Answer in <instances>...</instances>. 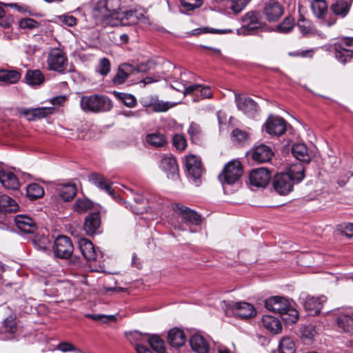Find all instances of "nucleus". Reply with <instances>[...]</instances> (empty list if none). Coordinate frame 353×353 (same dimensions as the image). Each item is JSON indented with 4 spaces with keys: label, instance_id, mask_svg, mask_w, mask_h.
I'll list each match as a JSON object with an SVG mask.
<instances>
[{
    "label": "nucleus",
    "instance_id": "aec40b11",
    "mask_svg": "<svg viewBox=\"0 0 353 353\" xmlns=\"http://www.w3.org/2000/svg\"><path fill=\"white\" fill-rule=\"evenodd\" d=\"M283 13V9L277 1L270 0L265 4L263 14L269 21H277Z\"/></svg>",
    "mask_w": 353,
    "mask_h": 353
},
{
    "label": "nucleus",
    "instance_id": "ea45409f",
    "mask_svg": "<svg viewBox=\"0 0 353 353\" xmlns=\"http://www.w3.org/2000/svg\"><path fill=\"white\" fill-rule=\"evenodd\" d=\"M21 78V74L17 70H0V81L6 83H15Z\"/></svg>",
    "mask_w": 353,
    "mask_h": 353
},
{
    "label": "nucleus",
    "instance_id": "a18cd8bd",
    "mask_svg": "<svg viewBox=\"0 0 353 353\" xmlns=\"http://www.w3.org/2000/svg\"><path fill=\"white\" fill-rule=\"evenodd\" d=\"M295 344L294 341L288 336L283 337L279 344V353H295Z\"/></svg>",
    "mask_w": 353,
    "mask_h": 353
},
{
    "label": "nucleus",
    "instance_id": "f257e3e1",
    "mask_svg": "<svg viewBox=\"0 0 353 353\" xmlns=\"http://www.w3.org/2000/svg\"><path fill=\"white\" fill-rule=\"evenodd\" d=\"M265 306L268 310L279 314L288 323H294L299 319L298 311L285 297H270L265 300Z\"/></svg>",
    "mask_w": 353,
    "mask_h": 353
},
{
    "label": "nucleus",
    "instance_id": "0eeeda50",
    "mask_svg": "<svg viewBox=\"0 0 353 353\" xmlns=\"http://www.w3.org/2000/svg\"><path fill=\"white\" fill-rule=\"evenodd\" d=\"M140 103L145 108H152L155 112H161L175 107L179 103L161 101L157 95L148 94L140 99Z\"/></svg>",
    "mask_w": 353,
    "mask_h": 353
},
{
    "label": "nucleus",
    "instance_id": "6e6d98bb",
    "mask_svg": "<svg viewBox=\"0 0 353 353\" xmlns=\"http://www.w3.org/2000/svg\"><path fill=\"white\" fill-rule=\"evenodd\" d=\"M188 133L190 135L192 142H195L199 139L201 130L198 124L192 123L188 130Z\"/></svg>",
    "mask_w": 353,
    "mask_h": 353
},
{
    "label": "nucleus",
    "instance_id": "423d86ee",
    "mask_svg": "<svg viewBox=\"0 0 353 353\" xmlns=\"http://www.w3.org/2000/svg\"><path fill=\"white\" fill-rule=\"evenodd\" d=\"M225 305L227 315H234L241 319H250L256 314L254 306L247 302L230 301L225 303Z\"/></svg>",
    "mask_w": 353,
    "mask_h": 353
},
{
    "label": "nucleus",
    "instance_id": "a211bd4d",
    "mask_svg": "<svg viewBox=\"0 0 353 353\" xmlns=\"http://www.w3.org/2000/svg\"><path fill=\"white\" fill-rule=\"evenodd\" d=\"M185 167L188 174L194 180L199 179L203 170L201 160L195 155H188L185 159Z\"/></svg>",
    "mask_w": 353,
    "mask_h": 353
},
{
    "label": "nucleus",
    "instance_id": "13d9d810",
    "mask_svg": "<svg viewBox=\"0 0 353 353\" xmlns=\"http://www.w3.org/2000/svg\"><path fill=\"white\" fill-rule=\"evenodd\" d=\"M216 33V34H227L232 32V30L230 29H223V30H219V29H211L210 30L208 28H197L192 31V34H200L202 33Z\"/></svg>",
    "mask_w": 353,
    "mask_h": 353
},
{
    "label": "nucleus",
    "instance_id": "c85d7f7f",
    "mask_svg": "<svg viewBox=\"0 0 353 353\" xmlns=\"http://www.w3.org/2000/svg\"><path fill=\"white\" fill-rule=\"evenodd\" d=\"M185 340L183 331L179 328H173L168 333V343L174 347H181L185 344Z\"/></svg>",
    "mask_w": 353,
    "mask_h": 353
},
{
    "label": "nucleus",
    "instance_id": "052dcab7",
    "mask_svg": "<svg viewBox=\"0 0 353 353\" xmlns=\"http://www.w3.org/2000/svg\"><path fill=\"white\" fill-rule=\"evenodd\" d=\"M32 242L37 250H44L47 248L48 240L45 236H34Z\"/></svg>",
    "mask_w": 353,
    "mask_h": 353
},
{
    "label": "nucleus",
    "instance_id": "37998d69",
    "mask_svg": "<svg viewBox=\"0 0 353 353\" xmlns=\"http://www.w3.org/2000/svg\"><path fill=\"white\" fill-rule=\"evenodd\" d=\"M59 192L63 201H68L76 195L77 188L74 184H65L59 187Z\"/></svg>",
    "mask_w": 353,
    "mask_h": 353
},
{
    "label": "nucleus",
    "instance_id": "e433bc0d",
    "mask_svg": "<svg viewBox=\"0 0 353 353\" xmlns=\"http://www.w3.org/2000/svg\"><path fill=\"white\" fill-rule=\"evenodd\" d=\"M145 141L155 148L163 147L167 144L165 137L159 132L148 134L145 137Z\"/></svg>",
    "mask_w": 353,
    "mask_h": 353
},
{
    "label": "nucleus",
    "instance_id": "9b49d317",
    "mask_svg": "<svg viewBox=\"0 0 353 353\" xmlns=\"http://www.w3.org/2000/svg\"><path fill=\"white\" fill-rule=\"evenodd\" d=\"M296 183L286 173L276 174L272 181L274 190L281 195H287L293 189Z\"/></svg>",
    "mask_w": 353,
    "mask_h": 353
},
{
    "label": "nucleus",
    "instance_id": "72a5a7b5",
    "mask_svg": "<svg viewBox=\"0 0 353 353\" xmlns=\"http://www.w3.org/2000/svg\"><path fill=\"white\" fill-rule=\"evenodd\" d=\"M259 13L256 12H249L245 14L242 21L243 26L249 30H255L260 26Z\"/></svg>",
    "mask_w": 353,
    "mask_h": 353
},
{
    "label": "nucleus",
    "instance_id": "4be33fe9",
    "mask_svg": "<svg viewBox=\"0 0 353 353\" xmlns=\"http://www.w3.org/2000/svg\"><path fill=\"white\" fill-rule=\"evenodd\" d=\"M190 345L196 353H208L210 350V343L207 339L199 334H194L190 339Z\"/></svg>",
    "mask_w": 353,
    "mask_h": 353
},
{
    "label": "nucleus",
    "instance_id": "473e14b6",
    "mask_svg": "<svg viewBox=\"0 0 353 353\" xmlns=\"http://www.w3.org/2000/svg\"><path fill=\"white\" fill-rule=\"evenodd\" d=\"M337 325L345 332H353V314H341L336 319Z\"/></svg>",
    "mask_w": 353,
    "mask_h": 353
},
{
    "label": "nucleus",
    "instance_id": "49530a36",
    "mask_svg": "<svg viewBox=\"0 0 353 353\" xmlns=\"http://www.w3.org/2000/svg\"><path fill=\"white\" fill-rule=\"evenodd\" d=\"M27 196L31 199L41 197L44 194L43 188L37 183H32L26 188Z\"/></svg>",
    "mask_w": 353,
    "mask_h": 353
},
{
    "label": "nucleus",
    "instance_id": "3c124183",
    "mask_svg": "<svg viewBox=\"0 0 353 353\" xmlns=\"http://www.w3.org/2000/svg\"><path fill=\"white\" fill-rule=\"evenodd\" d=\"M297 26L303 35L312 34L313 32V27L312 23L309 20L301 19L299 20Z\"/></svg>",
    "mask_w": 353,
    "mask_h": 353
},
{
    "label": "nucleus",
    "instance_id": "ddd939ff",
    "mask_svg": "<svg viewBox=\"0 0 353 353\" xmlns=\"http://www.w3.org/2000/svg\"><path fill=\"white\" fill-rule=\"evenodd\" d=\"M160 168L166 173L168 179L176 180L179 178L178 164L176 159L172 154L162 156Z\"/></svg>",
    "mask_w": 353,
    "mask_h": 353
},
{
    "label": "nucleus",
    "instance_id": "de8ad7c7",
    "mask_svg": "<svg viewBox=\"0 0 353 353\" xmlns=\"http://www.w3.org/2000/svg\"><path fill=\"white\" fill-rule=\"evenodd\" d=\"M3 328L4 332L8 333H14L17 331V325L16 321V315L12 314L6 318L3 322Z\"/></svg>",
    "mask_w": 353,
    "mask_h": 353
},
{
    "label": "nucleus",
    "instance_id": "5701e85b",
    "mask_svg": "<svg viewBox=\"0 0 353 353\" xmlns=\"http://www.w3.org/2000/svg\"><path fill=\"white\" fill-rule=\"evenodd\" d=\"M101 218L99 213H92L86 216L84 230L88 235L100 232Z\"/></svg>",
    "mask_w": 353,
    "mask_h": 353
},
{
    "label": "nucleus",
    "instance_id": "4d7b16f0",
    "mask_svg": "<svg viewBox=\"0 0 353 353\" xmlns=\"http://www.w3.org/2000/svg\"><path fill=\"white\" fill-rule=\"evenodd\" d=\"M110 70V63L107 58H103L100 60L97 66V71L103 76L107 75Z\"/></svg>",
    "mask_w": 353,
    "mask_h": 353
},
{
    "label": "nucleus",
    "instance_id": "338daca9",
    "mask_svg": "<svg viewBox=\"0 0 353 353\" xmlns=\"http://www.w3.org/2000/svg\"><path fill=\"white\" fill-rule=\"evenodd\" d=\"M60 22L65 24L68 26L72 27L77 24V19L70 14H63L58 17Z\"/></svg>",
    "mask_w": 353,
    "mask_h": 353
},
{
    "label": "nucleus",
    "instance_id": "c03bdc74",
    "mask_svg": "<svg viewBox=\"0 0 353 353\" xmlns=\"http://www.w3.org/2000/svg\"><path fill=\"white\" fill-rule=\"evenodd\" d=\"M148 342L151 347L158 353H165V347L163 341L159 336L156 334H150L148 338Z\"/></svg>",
    "mask_w": 353,
    "mask_h": 353
},
{
    "label": "nucleus",
    "instance_id": "5fc2aeb1",
    "mask_svg": "<svg viewBox=\"0 0 353 353\" xmlns=\"http://www.w3.org/2000/svg\"><path fill=\"white\" fill-rule=\"evenodd\" d=\"M202 0H181V7L185 11H191L201 6Z\"/></svg>",
    "mask_w": 353,
    "mask_h": 353
},
{
    "label": "nucleus",
    "instance_id": "864d4df0",
    "mask_svg": "<svg viewBox=\"0 0 353 353\" xmlns=\"http://www.w3.org/2000/svg\"><path fill=\"white\" fill-rule=\"evenodd\" d=\"M294 26V20L292 17H286L283 21L277 26L279 32H289Z\"/></svg>",
    "mask_w": 353,
    "mask_h": 353
},
{
    "label": "nucleus",
    "instance_id": "774afa93",
    "mask_svg": "<svg viewBox=\"0 0 353 353\" xmlns=\"http://www.w3.org/2000/svg\"><path fill=\"white\" fill-rule=\"evenodd\" d=\"M212 97V92L211 88L209 86H202L200 85L199 90V97L198 99H210Z\"/></svg>",
    "mask_w": 353,
    "mask_h": 353
},
{
    "label": "nucleus",
    "instance_id": "603ef678",
    "mask_svg": "<svg viewBox=\"0 0 353 353\" xmlns=\"http://www.w3.org/2000/svg\"><path fill=\"white\" fill-rule=\"evenodd\" d=\"M316 327L312 325H308L301 329V337L304 339L312 341L316 335Z\"/></svg>",
    "mask_w": 353,
    "mask_h": 353
},
{
    "label": "nucleus",
    "instance_id": "f8f14e48",
    "mask_svg": "<svg viewBox=\"0 0 353 353\" xmlns=\"http://www.w3.org/2000/svg\"><path fill=\"white\" fill-rule=\"evenodd\" d=\"M263 127L270 135L279 137L286 131V122L281 117L270 116Z\"/></svg>",
    "mask_w": 353,
    "mask_h": 353
},
{
    "label": "nucleus",
    "instance_id": "cd10ccee",
    "mask_svg": "<svg viewBox=\"0 0 353 353\" xmlns=\"http://www.w3.org/2000/svg\"><path fill=\"white\" fill-rule=\"evenodd\" d=\"M88 180L100 190H105L110 195H113L114 191L110 183L103 175L95 172L92 173L89 175Z\"/></svg>",
    "mask_w": 353,
    "mask_h": 353
},
{
    "label": "nucleus",
    "instance_id": "c9c22d12",
    "mask_svg": "<svg viewBox=\"0 0 353 353\" xmlns=\"http://www.w3.org/2000/svg\"><path fill=\"white\" fill-rule=\"evenodd\" d=\"M351 3L344 0H336L332 3L330 8L333 13L342 17H345L349 12Z\"/></svg>",
    "mask_w": 353,
    "mask_h": 353
},
{
    "label": "nucleus",
    "instance_id": "f3484780",
    "mask_svg": "<svg viewBox=\"0 0 353 353\" xmlns=\"http://www.w3.org/2000/svg\"><path fill=\"white\" fill-rule=\"evenodd\" d=\"M51 107H39L37 108H21L19 113L24 116L28 121H35L48 117L53 113Z\"/></svg>",
    "mask_w": 353,
    "mask_h": 353
},
{
    "label": "nucleus",
    "instance_id": "7ed1b4c3",
    "mask_svg": "<svg viewBox=\"0 0 353 353\" xmlns=\"http://www.w3.org/2000/svg\"><path fill=\"white\" fill-rule=\"evenodd\" d=\"M121 0H101L97 2L93 10V16L98 21L119 16ZM116 20V19H114Z\"/></svg>",
    "mask_w": 353,
    "mask_h": 353
},
{
    "label": "nucleus",
    "instance_id": "412c9836",
    "mask_svg": "<svg viewBox=\"0 0 353 353\" xmlns=\"http://www.w3.org/2000/svg\"><path fill=\"white\" fill-rule=\"evenodd\" d=\"M14 221L19 230L24 233L32 234L37 229L35 222L28 216L19 214L14 217Z\"/></svg>",
    "mask_w": 353,
    "mask_h": 353
},
{
    "label": "nucleus",
    "instance_id": "09e8293b",
    "mask_svg": "<svg viewBox=\"0 0 353 353\" xmlns=\"http://www.w3.org/2000/svg\"><path fill=\"white\" fill-rule=\"evenodd\" d=\"M115 96L127 107L133 108L137 105V99L134 96L121 92H115Z\"/></svg>",
    "mask_w": 353,
    "mask_h": 353
},
{
    "label": "nucleus",
    "instance_id": "20e7f679",
    "mask_svg": "<svg viewBox=\"0 0 353 353\" xmlns=\"http://www.w3.org/2000/svg\"><path fill=\"white\" fill-rule=\"evenodd\" d=\"M243 175V167L240 161L232 160L228 162L219 175L222 185H234L237 183Z\"/></svg>",
    "mask_w": 353,
    "mask_h": 353
},
{
    "label": "nucleus",
    "instance_id": "bb28decb",
    "mask_svg": "<svg viewBox=\"0 0 353 353\" xmlns=\"http://www.w3.org/2000/svg\"><path fill=\"white\" fill-rule=\"evenodd\" d=\"M0 182L6 189L17 190L20 186L18 178L12 172L4 170H0Z\"/></svg>",
    "mask_w": 353,
    "mask_h": 353
},
{
    "label": "nucleus",
    "instance_id": "79ce46f5",
    "mask_svg": "<svg viewBox=\"0 0 353 353\" xmlns=\"http://www.w3.org/2000/svg\"><path fill=\"white\" fill-rule=\"evenodd\" d=\"M314 14L319 18H323L327 11V5L325 0H314L311 3Z\"/></svg>",
    "mask_w": 353,
    "mask_h": 353
},
{
    "label": "nucleus",
    "instance_id": "9d476101",
    "mask_svg": "<svg viewBox=\"0 0 353 353\" xmlns=\"http://www.w3.org/2000/svg\"><path fill=\"white\" fill-rule=\"evenodd\" d=\"M74 247L69 237L60 235L55 239L53 252L57 257L68 259L71 256Z\"/></svg>",
    "mask_w": 353,
    "mask_h": 353
},
{
    "label": "nucleus",
    "instance_id": "dca6fc26",
    "mask_svg": "<svg viewBox=\"0 0 353 353\" xmlns=\"http://www.w3.org/2000/svg\"><path fill=\"white\" fill-rule=\"evenodd\" d=\"M172 210L177 213L185 221L194 225H199L201 222V216L193 210L180 203H174L172 205Z\"/></svg>",
    "mask_w": 353,
    "mask_h": 353
},
{
    "label": "nucleus",
    "instance_id": "680f3d73",
    "mask_svg": "<svg viewBox=\"0 0 353 353\" xmlns=\"http://www.w3.org/2000/svg\"><path fill=\"white\" fill-rule=\"evenodd\" d=\"M173 144L179 150H183L187 146L186 139L183 135L175 134L173 137Z\"/></svg>",
    "mask_w": 353,
    "mask_h": 353
},
{
    "label": "nucleus",
    "instance_id": "39448f33",
    "mask_svg": "<svg viewBox=\"0 0 353 353\" xmlns=\"http://www.w3.org/2000/svg\"><path fill=\"white\" fill-rule=\"evenodd\" d=\"M48 69L60 74H64L68 68V57L63 50L59 48H52L47 57Z\"/></svg>",
    "mask_w": 353,
    "mask_h": 353
},
{
    "label": "nucleus",
    "instance_id": "c756f323",
    "mask_svg": "<svg viewBox=\"0 0 353 353\" xmlns=\"http://www.w3.org/2000/svg\"><path fill=\"white\" fill-rule=\"evenodd\" d=\"M292 152L299 162L308 163L311 161V155L308 152L307 146L303 143L294 144L292 148Z\"/></svg>",
    "mask_w": 353,
    "mask_h": 353
},
{
    "label": "nucleus",
    "instance_id": "8fccbe9b",
    "mask_svg": "<svg viewBox=\"0 0 353 353\" xmlns=\"http://www.w3.org/2000/svg\"><path fill=\"white\" fill-rule=\"evenodd\" d=\"M232 139L236 143L244 144L248 139V134L243 130L234 129L232 132Z\"/></svg>",
    "mask_w": 353,
    "mask_h": 353
},
{
    "label": "nucleus",
    "instance_id": "58836bf2",
    "mask_svg": "<svg viewBox=\"0 0 353 353\" xmlns=\"http://www.w3.org/2000/svg\"><path fill=\"white\" fill-rule=\"evenodd\" d=\"M149 334L141 333L139 331L134 330L125 333V336L128 340L134 345L136 348L137 345L142 344L143 343L148 341Z\"/></svg>",
    "mask_w": 353,
    "mask_h": 353
},
{
    "label": "nucleus",
    "instance_id": "bf43d9fd",
    "mask_svg": "<svg viewBox=\"0 0 353 353\" xmlns=\"http://www.w3.org/2000/svg\"><path fill=\"white\" fill-rule=\"evenodd\" d=\"M19 26L22 29H34L39 26V23L33 19L25 18L20 21Z\"/></svg>",
    "mask_w": 353,
    "mask_h": 353
},
{
    "label": "nucleus",
    "instance_id": "7c9ffc66",
    "mask_svg": "<svg viewBox=\"0 0 353 353\" xmlns=\"http://www.w3.org/2000/svg\"><path fill=\"white\" fill-rule=\"evenodd\" d=\"M261 322L263 327L270 332L273 334L281 332L282 325L276 318L270 315H265L263 316Z\"/></svg>",
    "mask_w": 353,
    "mask_h": 353
},
{
    "label": "nucleus",
    "instance_id": "a878e982",
    "mask_svg": "<svg viewBox=\"0 0 353 353\" xmlns=\"http://www.w3.org/2000/svg\"><path fill=\"white\" fill-rule=\"evenodd\" d=\"M79 248L87 261H94L97 253L93 243L88 239L82 238L79 241Z\"/></svg>",
    "mask_w": 353,
    "mask_h": 353
},
{
    "label": "nucleus",
    "instance_id": "e2e57ef3",
    "mask_svg": "<svg viewBox=\"0 0 353 353\" xmlns=\"http://www.w3.org/2000/svg\"><path fill=\"white\" fill-rule=\"evenodd\" d=\"M250 0H232L231 9L236 13L240 12Z\"/></svg>",
    "mask_w": 353,
    "mask_h": 353
},
{
    "label": "nucleus",
    "instance_id": "69168bd1",
    "mask_svg": "<svg viewBox=\"0 0 353 353\" xmlns=\"http://www.w3.org/2000/svg\"><path fill=\"white\" fill-rule=\"evenodd\" d=\"M58 349L63 352H75L77 353H83L80 349L76 347L72 343L67 342L60 343L58 345Z\"/></svg>",
    "mask_w": 353,
    "mask_h": 353
},
{
    "label": "nucleus",
    "instance_id": "1a4fd4ad",
    "mask_svg": "<svg viewBox=\"0 0 353 353\" xmlns=\"http://www.w3.org/2000/svg\"><path fill=\"white\" fill-rule=\"evenodd\" d=\"M299 301L310 315H316L320 313L323 304L327 301V297L323 295L315 297L301 293Z\"/></svg>",
    "mask_w": 353,
    "mask_h": 353
},
{
    "label": "nucleus",
    "instance_id": "0e129e2a",
    "mask_svg": "<svg viewBox=\"0 0 353 353\" xmlns=\"http://www.w3.org/2000/svg\"><path fill=\"white\" fill-rule=\"evenodd\" d=\"M86 317L97 321L108 322L110 321H115L116 317L114 315L104 314H87Z\"/></svg>",
    "mask_w": 353,
    "mask_h": 353
},
{
    "label": "nucleus",
    "instance_id": "a19ab883",
    "mask_svg": "<svg viewBox=\"0 0 353 353\" xmlns=\"http://www.w3.org/2000/svg\"><path fill=\"white\" fill-rule=\"evenodd\" d=\"M132 65L129 64L121 65L118 70L117 74L113 79V82L115 84L120 85L123 83L128 78L129 72L132 71Z\"/></svg>",
    "mask_w": 353,
    "mask_h": 353
},
{
    "label": "nucleus",
    "instance_id": "f704fd0d",
    "mask_svg": "<svg viewBox=\"0 0 353 353\" xmlns=\"http://www.w3.org/2000/svg\"><path fill=\"white\" fill-rule=\"evenodd\" d=\"M26 81L30 85H39L44 82L45 77L39 70H30L26 72Z\"/></svg>",
    "mask_w": 353,
    "mask_h": 353
},
{
    "label": "nucleus",
    "instance_id": "2eb2a0df",
    "mask_svg": "<svg viewBox=\"0 0 353 353\" xmlns=\"http://www.w3.org/2000/svg\"><path fill=\"white\" fill-rule=\"evenodd\" d=\"M270 179L271 173L265 168L254 169L250 174V183L258 188L265 187L269 183Z\"/></svg>",
    "mask_w": 353,
    "mask_h": 353
},
{
    "label": "nucleus",
    "instance_id": "6e6552de",
    "mask_svg": "<svg viewBox=\"0 0 353 353\" xmlns=\"http://www.w3.org/2000/svg\"><path fill=\"white\" fill-rule=\"evenodd\" d=\"M336 59L341 63L348 61L353 55V39L345 38L333 45Z\"/></svg>",
    "mask_w": 353,
    "mask_h": 353
},
{
    "label": "nucleus",
    "instance_id": "6ab92c4d",
    "mask_svg": "<svg viewBox=\"0 0 353 353\" xmlns=\"http://www.w3.org/2000/svg\"><path fill=\"white\" fill-rule=\"evenodd\" d=\"M274 152L270 146L260 144L254 146L251 150L252 159L257 163H266L271 160Z\"/></svg>",
    "mask_w": 353,
    "mask_h": 353
},
{
    "label": "nucleus",
    "instance_id": "393cba45",
    "mask_svg": "<svg viewBox=\"0 0 353 353\" xmlns=\"http://www.w3.org/2000/svg\"><path fill=\"white\" fill-rule=\"evenodd\" d=\"M237 108L244 114L248 116H252L257 110V105L255 101L250 98H242L240 96L235 97Z\"/></svg>",
    "mask_w": 353,
    "mask_h": 353
},
{
    "label": "nucleus",
    "instance_id": "2f4dec72",
    "mask_svg": "<svg viewBox=\"0 0 353 353\" xmlns=\"http://www.w3.org/2000/svg\"><path fill=\"white\" fill-rule=\"evenodd\" d=\"M287 174L296 183L301 181L305 177V168L301 162H297L290 165Z\"/></svg>",
    "mask_w": 353,
    "mask_h": 353
},
{
    "label": "nucleus",
    "instance_id": "f03ea898",
    "mask_svg": "<svg viewBox=\"0 0 353 353\" xmlns=\"http://www.w3.org/2000/svg\"><path fill=\"white\" fill-rule=\"evenodd\" d=\"M80 106L84 112L99 113L110 110L112 103L108 97L103 95H85L81 98Z\"/></svg>",
    "mask_w": 353,
    "mask_h": 353
},
{
    "label": "nucleus",
    "instance_id": "b1692460",
    "mask_svg": "<svg viewBox=\"0 0 353 353\" xmlns=\"http://www.w3.org/2000/svg\"><path fill=\"white\" fill-rule=\"evenodd\" d=\"M19 206L16 201L11 197L6 195H0V221L5 218L6 212H15Z\"/></svg>",
    "mask_w": 353,
    "mask_h": 353
},
{
    "label": "nucleus",
    "instance_id": "4468645a",
    "mask_svg": "<svg viewBox=\"0 0 353 353\" xmlns=\"http://www.w3.org/2000/svg\"><path fill=\"white\" fill-rule=\"evenodd\" d=\"M145 18L142 12L137 10H129L121 12L119 16L117 17L116 21L112 23L113 26H130L134 25Z\"/></svg>",
    "mask_w": 353,
    "mask_h": 353
},
{
    "label": "nucleus",
    "instance_id": "4c0bfd02",
    "mask_svg": "<svg viewBox=\"0 0 353 353\" xmlns=\"http://www.w3.org/2000/svg\"><path fill=\"white\" fill-rule=\"evenodd\" d=\"M93 203L86 199H77L73 204V210L77 214H84L93 208Z\"/></svg>",
    "mask_w": 353,
    "mask_h": 353
}]
</instances>
